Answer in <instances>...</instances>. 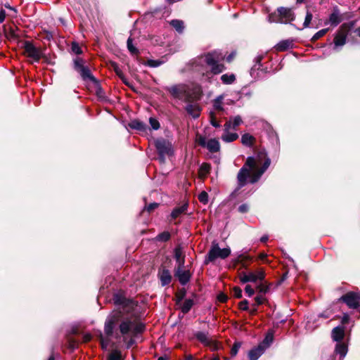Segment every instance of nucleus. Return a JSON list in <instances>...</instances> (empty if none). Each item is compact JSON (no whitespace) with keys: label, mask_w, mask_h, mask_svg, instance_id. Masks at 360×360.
Here are the masks:
<instances>
[{"label":"nucleus","mask_w":360,"mask_h":360,"mask_svg":"<svg viewBox=\"0 0 360 360\" xmlns=\"http://www.w3.org/2000/svg\"><path fill=\"white\" fill-rule=\"evenodd\" d=\"M193 305V300L192 299H186L184 302V303L181 307V311L184 314L188 313L192 308Z\"/></svg>","instance_id":"nucleus-33"},{"label":"nucleus","mask_w":360,"mask_h":360,"mask_svg":"<svg viewBox=\"0 0 360 360\" xmlns=\"http://www.w3.org/2000/svg\"><path fill=\"white\" fill-rule=\"evenodd\" d=\"M197 143L202 148H207L211 153H217L220 149V144L217 139H207L205 136L200 134L196 136Z\"/></svg>","instance_id":"nucleus-7"},{"label":"nucleus","mask_w":360,"mask_h":360,"mask_svg":"<svg viewBox=\"0 0 360 360\" xmlns=\"http://www.w3.org/2000/svg\"><path fill=\"white\" fill-rule=\"evenodd\" d=\"M174 258L177 264L176 268L184 267L185 258L183 255L182 248L179 246L174 249Z\"/></svg>","instance_id":"nucleus-19"},{"label":"nucleus","mask_w":360,"mask_h":360,"mask_svg":"<svg viewBox=\"0 0 360 360\" xmlns=\"http://www.w3.org/2000/svg\"><path fill=\"white\" fill-rule=\"evenodd\" d=\"M91 335H89V334H86V335H85L84 336V341H85V342H88V341H89V340H91Z\"/></svg>","instance_id":"nucleus-61"},{"label":"nucleus","mask_w":360,"mask_h":360,"mask_svg":"<svg viewBox=\"0 0 360 360\" xmlns=\"http://www.w3.org/2000/svg\"><path fill=\"white\" fill-rule=\"evenodd\" d=\"M245 292L248 297H252L255 294L254 289L250 285H247L245 288Z\"/></svg>","instance_id":"nucleus-51"},{"label":"nucleus","mask_w":360,"mask_h":360,"mask_svg":"<svg viewBox=\"0 0 360 360\" xmlns=\"http://www.w3.org/2000/svg\"><path fill=\"white\" fill-rule=\"evenodd\" d=\"M268 239L269 236L267 235H264L260 238V241L262 243H266L268 240Z\"/></svg>","instance_id":"nucleus-59"},{"label":"nucleus","mask_w":360,"mask_h":360,"mask_svg":"<svg viewBox=\"0 0 360 360\" xmlns=\"http://www.w3.org/2000/svg\"><path fill=\"white\" fill-rule=\"evenodd\" d=\"M349 320V316L347 314H344L342 318V323L343 324L347 323Z\"/></svg>","instance_id":"nucleus-57"},{"label":"nucleus","mask_w":360,"mask_h":360,"mask_svg":"<svg viewBox=\"0 0 360 360\" xmlns=\"http://www.w3.org/2000/svg\"><path fill=\"white\" fill-rule=\"evenodd\" d=\"M198 200L200 202L206 204L208 202V195L205 191H202L198 195Z\"/></svg>","instance_id":"nucleus-46"},{"label":"nucleus","mask_w":360,"mask_h":360,"mask_svg":"<svg viewBox=\"0 0 360 360\" xmlns=\"http://www.w3.org/2000/svg\"><path fill=\"white\" fill-rule=\"evenodd\" d=\"M184 268H175L174 276L181 285H185L189 282L191 274L189 270H185Z\"/></svg>","instance_id":"nucleus-14"},{"label":"nucleus","mask_w":360,"mask_h":360,"mask_svg":"<svg viewBox=\"0 0 360 360\" xmlns=\"http://www.w3.org/2000/svg\"><path fill=\"white\" fill-rule=\"evenodd\" d=\"M262 60V56H258L255 58V61L257 63L259 64Z\"/></svg>","instance_id":"nucleus-62"},{"label":"nucleus","mask_w":360,"mask_h":360,"mask_svg":"<svg viewBox=\"0 0 360 360\" xmlns=\"http://www.w3.org/2000/svg\"><path fill=\"white\" fill-rule=\"evenodd\" d=\"M113 302L120 308L113 311L105 320L104 333L106 339L101 334V347L103 349H107L109 345L108 338H114L118 342L122 340L129 349L134 344V336L142 333L145 326L139 323L132 314L135 306L132 300L117 293L113 296Z\"/></svg>","instance_id":"nucleus-1"},{"label":"nucleus","mask_w":360,"mask_h":360,"mask_svg":"<svg viewBox=\"0 0 360 360\" xmlns=\"http://www.w3.org/2000/svg\"><path fill=\"white\" fill-rule=\"evenodd\" d=\"M155 146L159 155V161L161 163H164L166 156H169L172 154L171 143L165 139L160 138L155 141Z\"/></svg>","instance_id":"nucleus-5"},{"label":"nucleus","mask_w":360,"mask_h":360,"mask_svg":"<svg viewBox=\"0 0 360 360\" xmlns=\"http://www.w3.org/2000/svg\"><path fill=\"white\" fill-rule=\"evenodd\" d=\"M127 49L131 54L137 55L139 53V50L133 45L131 37H129L127 39Z\"/></svg>","instance_id":"nucleus-36"},{"label":"nucleus","mask_w":360,"mask_h":360,"mask_svg":"<svg viewBox=\"0 0 360 360\" xmlns=\"http://www.w3.org/2000/svg\"><path fill=\"white\" fill-rule=\"evenodd\" d=\"M211 166L210 164L203 163L200 167L199 176L200 178H205L210 172Z\"/></svg>","instance_id":"nucleus-29"},{"label":"nucleus","mask_w":360,"mask_h":360,"mask_svg":"<svg viewBox=\"0 0 360 360\" xmlns=\"http://www.w3.org/2000/svg\"><path fill=\"white\" fill-rule=\"evenodd\" d=\"M277 11L281 15L280 23H289L295 19V13L291 8L280 7L278 8Z\"/></svg>","instance_id":"nucleus-13"},{"label":"nucleus","mask_w":360,"mask_h":360,"mask_svg":"<svg viewBox=\"0 0 360 360\" xmlns=\"http://www.w3.org/2000/svg\"><path fill=\"white\" fill-rule=\"evenodd\" d=\"M149 123L150 124L151 128L154 130H158L160 127L158 120L154 117H150Z\"/></svg>","instance_id":"nucleus-42"},{"label":"nucleus","mask_w":360,"mask_h":360,"mask_svg":"<svg viewBox=\"0 0 360 360\" xmlns=\"http://www.w3.org/2000/svg\"><path fill=\"white\" fill-rule=\"evenodd\" d=\"M264 278V272L262 269L256 271H250L248 274L242 272L240 275V281L243 283L248 282L256 283L259 281H262Z\"/></svg>","instance_id":"nucleus-8"},{"label":"nucleus","mask_w":360,"mask_h":360,"mask_svg":"<svg viewBox=\"0 0 360 360\" xmlns=\"http://www.w3.org/2000/svg\"><path fill=\"white\" fill-rule=\"evenodd\" d=\"M107 360H124L121 354V352L117 349L112 351L108 356Z\"/></svg>","instance_id":"nucleus-35"},{"label":"nucleus","mask_w":360,"mask_h":360,"mask_svg":"<svg viewBox=\"0 0 360 360\" xmlns=\"http://www.w3.org/2000/svg\"><path fill=\"white\" fill-rule=\"evenodd\" d=\"M252 261V257L248 255H240L236 262L241 264L243 268L246 269L248 265V262H250Z\"/></svg>","instance_id":"nucleus-28"},{"label":"nucleus","mask_w":360,"mask_h":360,"mask_svg":"<svg viewBox=\"0 0 360 360\" xmlns=\"http://www.w3.org/2000/svg\"><path fill=\"white\" fill-rule=\"evenodd\" d=\"M274 340V334L272 332H268L267 334L265 336V338L262 341V342L260 344V345H263V347L265 348H268L271 344L273 342Z\"/></svg>","instance_id":"nucleus-31"},{"label":"nucleus","mask_w":360,"mask_h":360,"mask_svg":"<svg viewBox=\"0 0 360 360\" xmlns=\"http://www.w3.org/2000/svg\"><path fill=\"white\" fill-rule=\"evenodd\" d=\"M85 61L80 58H76L74 60V68L75 70L78 72L82 78L86 81L90 80L93 82L96 83L97 80L95 79V77L92 75L89 68L84 65Z\"/></svg>","instance_id":"nucleus-6"},{"label":"nucleus","mask_w":360,"mask_h":360,"mask_svg":"<svg viewBox=\"0 0 360 360\" xmlns=\"http://www.w3.org/2000/svg\"><path fill=\"white\" fill-rule=\"evenodd\" d=\"M158 203H150L149 204L148 206L146 207V209L148 212H151L153 211V210H155L156 207H158Z\"/></svg>","instance_id":"nucleus-55"},{"label":"nucleus","mask_w":360,"mask_h":360,"mask_svg":"<svg viewBox=\"0 0 360 360\" xmlns=\"http://www.w3.org/2000/svg\"><path fill=\"white\" fill-rule=\"evenodd\" d=\"M230 120L232 122L231 129L234 130H236V128L243 122L242 118L239 115L235 116L232 120Z\"/></svg>","instance_id":"nucleus-38"},{"label":"nucleus","mask_w":360,"mask_h":360,"mask_svg":"<svg viewBox=\"0 0 360 360\" xmlns=\"http://www.w3.org/2000/svg\"><path fill=\"white\" fill-rule=\"evenodd\" d=\"M221 80L224 84H231L236 80V76L234 74H224L221 77Z\"/></svg>","instance_id":"nucleus-27"},{"label":"nucleus","mask_w":360,"mask_h":360,"mask_svg":"<svg viewBox=\"0 0 360 360\" xmlns=\"http://www.w3.org/2000/svg\"><path fill=\"white\" fill-rule=\"evenodd\" d=\"M249 210V206L247 204H242L238 207V211L240 213H246Z\"/></svg>","instance_id":"nucleus-53"},{"label":"nucleus","mask_w":360,"mask_h":360,"mask_svg":"<svg viewBox=\"0 0 360 360\" xmlns=\"http://www.w3.org/2000/svg\"><path fill=\"white\" fill-rule=\"evenodd\" d=\"M211 124L214 127H219L220 124L219 122L216 120V117H214V114L211 112V120H210Z\"/></svg>","instance_id":"nucleus-52"},{"label":"nucleus","mask_w":360,"mask_h":360,"mask_svg":"<svg viewBox=\"0 0 360 360\" xmlns=\"http://www.w3.org/2000/svg\"><path fill=\"white\" fill-rule=\"evenodd\" d=\"M224 96L220 95L217 96L213 101L214 108L217 110L221 111L224 110L222 104H223Z\"/></svg>","instance_id":"nucleus-34"},{"label":"nucleus","mask_w":360,"mask_h":360,"mask_svg":"<svg viewBox=\"0 0 360 360\" xmlns=\"http://www.w3.org/2000/svg\"><path fill=\"white\" fill-rule=\"evenodd\" d=\"M339 300L344 302L351 309H356L360 306V293L349 292L342 295Z\"/></svg>","instance_id":"nucleus-9"},{"label":"nucleus","mask_w":360,"mask_h":360,"mask_svg":"<svg viewBox=\"0 0 360 360\" xmlns=\"http://www.w3.org/2000/svg\"><path fill=\"white\" fill-rule=\"evenodd\" d=\"M354 32L356 33V34H357L359 37H360V27H358L357 29H356Z\"/></svg>","instance_id":"nucleus-63"},{"label":"nucleus","mask_w":360,"mask_h":360,"mask_svg":"<svg viewBox=\"0 0 360 360\" xmlns=\"http://www.w3.org/2000/svg\"><path fill=\"white\" fill-rule=\"evenodd\" d=\"M271 160L264 152H260L256 158L248 157L245 165L239 170L237 175L238 186L231 193V196L235 198L238 195L239 190L248 182H257L269 167Z\"/></svg>","instance_id":"nucleus-2"},{"label":"nucleus","mask_w":360,"mask_h":360,"mask_svg":"<svg viewBox=\"0 0 360 360\" xmlns=\"http://www.w3.org/2000/svg\"><path fill=\"white\" fill-rule=\"evenodd\" d=\"M293 42L292 40L285 39L278 42L276 46L275 49L277 51H285L289 49L292 48Z\"/></svg>","instance_id":"nucleus-21"},{"label":"nucleus","mask_w":360,"mask_h":360,"mask_svg":"<svg viewBox=\"0 0 360 360\" xmlns=\"http://www.w3.org/2000/svg\"><path fill=\"white\" fill-rule=\"evenodd\" d=\"M342 20L340 13L338 8H334L333 13L330 15L329 22L333 26H337Z\"/></svg>","instance_id":"nucleus-23"},{"label":"nucleus","mask_w":360,"mask_h":360,"mask_svg":"<svg viewBox=\"0 0 360 360\" xmlns=\"http://www.w3.org/2000/svg\"><path fill=\"white\" fill-rule=\"evenodd\" d=\"M234 56H235V53H231L229 56H227L226 60L228 62H231L232 60V59L233 58Z\"/></svg>","instance_id":"nucleus-60"},{"label":"nucleus","mask_w":360,"mask_h":360,"mask_svg":"<svg viewBox=\"0 0 360 360\" xmlns=\"http://www.w3.org/2000/svg\"><path fill=\"white\" fill-rule=\"evenodd\" d=\"M217 299L221 302H225L227 300L228 297L224 293H221L218 295Z\"/></svg>","instance_id":"nucleus-56"},{"label":"nucleus","mask_w":360,"mask_h":360,"mask_svg":"<svg viewBox=\"0 0 360 360\" xmlns=\"http://www.w3.org/2000/svg\"><path fill=\"white\" fill-rule=\"evenodd\" d=\"M240 346H241V344L240 342L234 343V345H233L231 350V354L232 356H236L237 354Z\"/></svg>","instance_id":"nucleus-49"},{"label":"nucleus","mask_w":360,"mask_h":360,"mask_svg":"<svg viewBox=\"0 0 360 360\" xmlns=\"http://www.w3.org/2000/svg\"><path fill=\"white\" fill-rule=\"evenodd\" d=\"M347 30L341 27L335 34L334 38V49L339 51L346 43Z\"/></svg>","instance_id":"nucleus-11"},{"label":"nucleus","mask_w":360,"mask_h":360,"mask_svg":"<svg viewBox=\"0 0 360 360\" xmlns=\"http://www.w3.org/2000/svg\"><path fill=\"white\" fill-rule=\"evenodd\" d=\"M186 110L194 119L200 116V108L197 103H188L186 107Z\"/></svg>","instance_id":"nucleus-17"},{"label":"nucleus","mask_w":360,"mask_h":360,"mask_svg":"<svg viewBox=\"0 0 360 360\" xmlns=\"http://www.w3.org/2000/svg\"><path fill=\"white\" fill-rule=\"evenodd\" d=\"M331 337L334 341L338 342H342L341 341L345 337L344 327L337 326L334 328L331 333Z\"/></svg>","instance_id":"nucleus-18"},{"label":"nucleus","mask_w":360,"mask_h":360,"mask_svg":"<svg viewBox=\"0 0 360 360\" xmlns=\"http://www.w3.org/2000/svg\"><path fill=\"white\" fill-rule=\"evenodd\" d=\"M265 348L263 345H259L257 347L252 348L248 352V357L250 360H257L262 354L264 352Z\"/></svg>","instance_id":"nucleus-16"},{"label":"nucleus","mask_w":360,"mask_h":360,"mask_svg":"<svg viewBox=\"0 0 360 360\" xmlns=\"http://www.w3.org/2000/svg\"><path fill=\"white\" fill-rule=\"evenodd\" d=\"M257 288L260 294H266L269 290V285L263 283H260L259 285H258L257 286Z\"/></svg>","instance_id":"nucleus-44"},{"label":"nucleus","mask_w":360,"mask_h":360,"mask_svg":"<svg viewBox=\"0 0 360 360\" xmlns=\"http://www.w3.org/2000/svg\"><path fill=\"white\" fill-rule=\"evenodd\" d=\"M169 92L171 95L175 98H181L184 91V89L182 86H172L169 88Z\"/></svg>","instance_id":"nucleus-25"},{"label":"nucleus","mask_w":360,"mask_h":360,"mask_svg":"<svg viewBox=\"0 0 360 360\" xmlns=\"http://www.w3.org/2000/svg\"><path fill=\"white\" fill-rule=\"evenodd\" d=\"M6 17V13L4 10L0 11V23L3 22Z\"/></svg>","instance_id":"nucleus-58"},{"label":"nucleus","mask_w":360,"mask_h":360,"mask_svg":"<svg viewBox=\"0 0 360 360\" xmlns=\"http://www.w3.org/2000/svg\"><path fill=\"white\" fill-rule=\"evenodd\" d=\"M230 255L231 249L229 248L221 249L217 243L213 242L210 250L205 257L204 263L207 264L210 262H214L217 258L224 259L227 258Z\"/></svg>","instance_id":"nucleus-4"},{"label":"nucleus","mask_w":360,"mask_h":360,"mask_svg":"<svg viewBox=\"0 0 360 360\" xmlns=\"http://www.w3.org/2000/svg\"><path fill=\"white\" fill-rule=\"evenodd\" d=\"M231 121L229 120L224 124V133L221 135V140L226 143H230L237 140L239 137L238 134L236 132H231Z\"/></svg>","instance_id":"nucleus-12"},{"label":"nucleus","mask_w":360,"mask_h":360,"mask_svg":"<svg viewBox=\"0 0 360 360\" xmlns=\"http://www.w3.org/2000/svg\"><path fill=\"white\" fill-rule=\"evenodd\" d=\"M248 301L246 300H244L243 301L240 302L239 304L240 309L244 311H246L248 309Z\"/></svg>","instance_id":"nucleus-54"},{"label":"nucleus","mask_w":360,"mask_h":360,"mask_svg":"<svg viewBox=\"0 0 360 360\" xmlns=\"http://www.w3.org/2000/svg\"><path fill=\"white\" fill-rule=\"evenodd\" d=\"M312 18H313V15H312L311 13L307 11L306 16H305L304 23H303V28H307L309 26L311 21L312 20Z\"/></svg>","instance_id":"nucleus-41"},{"label":"nucleus","mask_w":360,"mask_h":360,"mask_svg":"<svg viewBox=\"0 0 360 360\" xmlns=\"http://www.w3.org/2000/svg\"><path fill=\"white\" fill-rule=\"evenodd\" d=\"M188 208V205L187 204H184L183 205H181V207H176L175 209L173 210V211L171 213V217L173 218V219H176L178 217H179L181 214L184 213L186 210Z\"/></svg>","instance_id":"nucleus-26"},{"label":"nucleus","mask_w":360,"mask_h":360,"mask_svg":"<svg viewBox=\"0 0 360 360\" xmlns=\"http://www.w3.org/2000/svg\"><path fill=\"white\" fill-rule=\"evenodd\" d=\"M71 49L73 53L75 54H81L82 53V51L79 46V44L77 42H72L71 45Z\"/></svg>","instance_id":"nucleus-45"},{"label":"nucleus","mask_w":360,"mask_h":360,"mask_svg":"<svg viewBox=\"0 0 360 360\" xmlns=\"http://www.w3.org/2000/svg\"><path fill=\"white\" fill-rule=\"evenodd\" d=\"M264 300L265 299H264V296L262 295V294H260L255 297V304H254L255 310H256V307L257 306L262 304L264 302Z\"/></svg>","instance_id":"nucleus-47"},{"label":"nucleus","mask_w":360,"mask_h":360,"mask_svg":"<svg viewBox=\"0 0 360 360\" xmlns=\"http://www.w3.org/2000/svg\"><path fill=\"white\" fill-rule=\"evenodd\" d=\"M224 58V56L221 51H214L203 56H200L193 61V69L196 71L202 72L204 75V67L209 66L211 72L217 75L222 72L225 70V66L220 63Z\"/></svg>","instance_id":"nucleus-3"},{"label":"nucleus","mask_w":360,"mask_h":360,"mask_svg":"<svg viewBox=\"0 0 360 360\" xmlns=\"http://www.w3.org/2000/svg\"><path fill=\"white\" fill-rule=\"evenodd\" d=\"M194 98L195 99H199L202 95V89L200 86H195L193 89Z\"/></svg>","instance_id":"nucleus-48"},{"label":"nucleus","mask_w":360,"mask_h":360,"mask_svg":"<svg viewBox=\"0 0 360 360\" xmlns=\"http://www.w3.org/2000/svg\"><path fill=\"white\" fill-rule=\"evenodd\" d=\"M129 126L130 128L136 129L140 131H146L147 129L146 124L143 122H141L137 120L131 121V122L129 124Z\"/></svg>","instance_id":"nucleus-24"},{"label":"nucleus","mask_w":360,"mask_h":360,"mask_svg":"<svg viewBox=\"0 0 360 360\" xmlns=\"http://www.w3.org/2000/svg\"><path fill=\"white\" fill-rule=\"evenodd\" d=\"M163 63L162 60H148L147 65L151 68H157L161 65Z\"/></svg>","instance_id":"nucleus-40"},{"label":"nucleus","mask_w":360,"mask_h":360,"mask_svg":"<svg viewBox=\"0 0 360 360\" xmlns=\"http://www.w3.org/2000/svg\"><path fill=\"white\" fill-rule=\"evenodd\" d=\"M170 25L179 32L181 33L184 29V22L180 20H172Z\"/></svg>","instance_id":"nucleus-32"},{"label":"nucleus","mask_w":360,"mask_h":360,"mask_svg":"<svg viewBox=\"0 0 360 360\" xmlns=\"http://www.w3.org/2000/svg\"><path fill=\"white\" fill-rule=\"evenodd\" d=\"M328 32V29H323V30H319V32H317L313 37H312V39L311 40L312 41H316L318 40L319 38L322 37L323 36H324L326 32Z\"/></svg>","instance_id":"nucleus-43"},{"label":"nucleus","mask_w":360,"mask_h":360,"mask_svg":"<svg viewBox=\"0 0 360 360\" xmlns=\"http://www.w3.org/2000/svg\"><path fill=\"white\" fill-rule=\"evenodd\" d=\"M255 138L250 134H245L241 137V143L246 146H251L253 144Z\"/></svg>","instance_id":"nucleus-30"},{"label":"nucleus","mask_w":360,"mask_h":360,"mask_svg":"<svg viewBox=\"0 0 360 360\" xmlns=\"http://www.w3.org/2000/svg\"><path fill=\"white\" fill-rule=\"evenodd\" d=\"M170 238V234L167 231H164L156 236V240L158 241L165 242Z\"/></svg>","instance_id":"nucleus-39"},{"label":"nucleus","mask_w":360,"mask_h":360,"mask_svg":"<svg viewBox=\"0 0 360 360\" xmlns=\"http://www.w3.org/2000/svg\"><path fill=\"white\" fill-rule=\"evenodd\" d=\"M348 352L347 345L344 342H338L335 345V353L340 355V360H342Z\"/></svg>","instance_id":"nucleus-20"},{"label":"nucleus","mask_w":360,"mask_h":360,"mask_svg":"<svg viewBox=\"0 0 360 360\" xmlns=\"http://www.w3.org/2000/svg\"><path fill=\"white\" fill-rule=\"evenodd\" d=\"M25 53L26 56L33 60L34 62H39L41 58L42 53L41 50L33 45L30 41H25L23 45Z\"/></svg>","instance_id":"nucleus-10"},{"label":"nucleus","mask_w":360,"mask_h":360,"mask_svg":"<svg viewBox=\"0 0 360 360\" xmlns=\"http://www.w3.org/2000/svg\"><path fill=\"white\" fill-rule=\"evenodd\" d=\"M268 20L269 22L280 23L281 15L280 13H272L268 15Z\"/></svg>","instance_id":"nucleus-37"},{"label":"nucleus","mask_w":360,"mask_h":360,"mask_svg":"<svg viewBox=\"0 0 360 360\" xmlns=\"http://www.w3.org/2000/svg\"><path fill=\"white\" fill-rule=\"evenodd\" d=\"M159 278L162 286L168 285L172 281L171 274L167 269H162L159 274Z\"/></svg>","instance_id":"nucleus-22"},{"label":"nucleus","mask_w":360,"mask_h":360,"mask_svg":"<svg viewBox=\"0 0 360 360\" xmlns=\"http://www.w3.org/2000/svg\"><path fill=\"white\" fill-rule=\"evenodd\" d=\"M186 360H193V357L191 355L187 356Z\"/></svg>","instance_id":"nucleus-64"},{"label":"nucleus","mask_w":360,"mask_h":360,"mask_svg":"<svg viewBox=\"0 0 360 360\" xmlns=\"http://www.w3.org/2000/svg\"><path fill=\"white\" fill-rule=\"evenodd\" d=\"M233 295L237 298L242 297V290L239 287H234L233 289Z\"/></svg>","instance_id":"nucleus-50"},{"label":"nucleus","mask_w":360,"mask_h":360,"mask_svg":"<svg viewBox=\"0 0 360 360\" xmlns=\"http://www.w3.org/2000/svg\"><path fill=\"white\" fill-rule=\"evenodd\" d=\"M195 338L204 345H211L212 340L210 338L207 332L198 331L194 334Z\"/></svg>","instance_id":"nucleus-15"}]
</instances>
